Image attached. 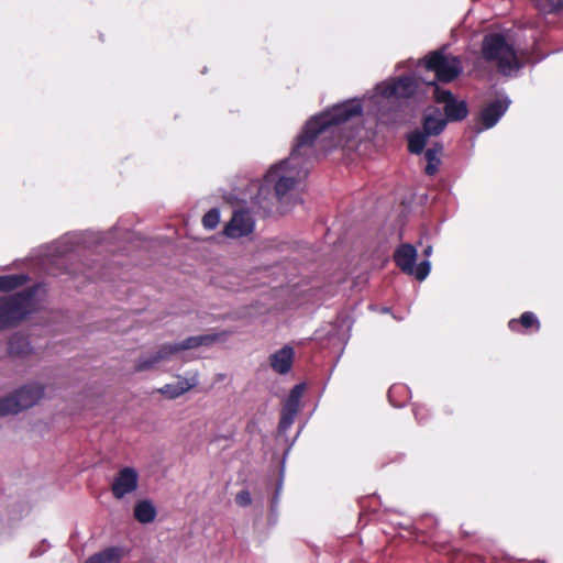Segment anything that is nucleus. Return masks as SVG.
I'll list each match as a JSON object with an SVG mask.
<instances>
[{
  "label": "nucleus",
  "instance_id": "12",
  "mask_svg": "<svg viewBox=\"0 0 563 563\" xmlns=\"http://www.w3.org/2000/svg\"><path fill=\"white\" fill-rule=\"evenodd\" d=\"M509 103L510 101L507 97H498L485 106L481 113V122L483 128H493L507 111Z\"/></svg>",
  "mask_w": 563,
  "mask_h": 563
},
{
  "label": "nucleus",
  "instance_id": "7",
  "mask_svg": "<svg viewBox=\"0 0 563 563\" xmlns=\"http://www.w3.org/2000/svg\"><path fill=\"white\" fill-rule=\"evenodd\" d=\"M424 67L434 71L438 80L443 82L452 81L461 73L460 60L444 54L442 51L433 52L424 58Z\"/></svg>",
  "mask_w": 563,
  "mask_h": 563
},
{
  "label": "nucleus",
  "instance_id": "26",
  "mask_svg": "<svg viewBox=\"0 0 563 563\" xmlns=\"http://www.w3.org/2000/svg\"><path fill=\"white\" fill-rule=\"evenodd\" d=\"M520 30L532 31V30H533V27H532V25H530V24H528V23H527V24H526V26H525V27H520Z\"/></svg>",
  "mask_w": 563,
  "mask_h": 563
},
{
  "label": "nucleus",
  "instance_id": "20",
  "mask_svg": "<svg viewBox=\"0 0 563 563\" xmlns=\"http://www.w3.org/2000/svg\"><path fill=\"white\" fill-rule=\"evenodd\" d=\"M220 222V211L218 209H211L202 218V224L206 229L212 230Z\"/></svg>",
  "mask_w": 563,
  "mask_h": 563
},
{
  "label": "nucleus",
  "instance_id": "1",
  "mask_svg": "<svg viewBox=\"0 0 563 563\" xmlns=\"http://www.w3.org/2000/svg\"><path fill=\"white\" fill-rule=\"evenodd\" d=\"M418 85V79L411 76L389 78L377 84L362 99L347 100L312 117L296 139L290 155L273 165L264 176L255 203L268 209L276 200L282 211L299 203L307 176L306 158L317 151L344 145L351 137L344 134V124L363 110L382 124L394 122L401 101L412 97Z\"/></svg>",
  "mask_w": 563,
  "mask_h": 563
},
{
  "label": "nucleus",
  "instance_id": "17",
  "mask_svg": "<svg viewBox=\"0 0 563 563\" xmlns=\"http://www.w3.org/2000/svg\"><path fill=\"white\" fill-rule=\"evenodd\" d=\"M442 155V147L435 146L432 148H428L424 153V158L427 159L426 173L430 176L434 175L440 166Z\"/></svg>",
  "mask_w": 563,
  "mask_h": 563
},
{
  "label": "nucleus",
  "instance_id": "9",
  "mask_svg": "<svg viewBox=\"0 0 563 563\" xmlns=\"http://www.w3.org/2000/svg\"><path fill=\"white\" fill-rule=\"evenodd\" d=\"M255 221L249 211L240 209L233 212L231 220L225 224L223 233L230 239L250 235L254 230Z\"/></svg>",
  "mask_w": 563,
  "mask_h": 563
},
{
  "label": "nucleus",
  "instance_id": "13",
  "mask_svg": "<svg viewBox=\"0 0 563 563\" xmlns=\"http://www.w3.org/2000/svg\"><path fill=\"white\" fill-rule=\"evenodd\" d=\"M198 384L196 375L190 377L178 376L174 382L158 388L157 391L167 399H175L194 388Z\"/></svg>",
  "mask_w": 563,
  "mask_h": 563
},
{
  "label": "nucleus",
  "instance_id": "3",
  "mask_svg": "<svg viewBox=\"0 0 563 563\" xmlns=\"http://www.w3.org/2000/svg\"><path fill=\"white\" fill-rule=\"evenodd\" d=\"M512 37H485L483 43L484 57L497 65L504 75L515 74L526 60L522 52L514 48Z\"/></svg>",
  "mask_w": 563,
  "mask_h": 563
},
{
  "label": "nucleus",
  "instance_id": "14",
  "mask_svg": "<svg viewBox=\"0 0 563 563\" xmlns=\"http://www.w3.org/2000/svg\"><path fill=\"white\" fill-rule=\"evenodd\" d=\"M294 355L295 352L291 346H283L271 355L269 363L272 368L279 374L287 373L291 368Z\"/></svg>",
  "mask_w": 563,
  "mask_h": 563
},
{
  "label": "nucleus",
  "instance_id": "8",
  "mask_svg": "<svg viewBox=\"0 0 563 563\" xmlns=\"http://www.w3.org/2000/svg\"><path fill=\"white\" fill-rule=\"evenodd\" d=\"M416 258L417 250L410 244L401 245L395 253L396 264L404 273L423 280L430 273L431 264L429 261H423L416 265Z\"/></svg>",
  "mask_w": 563,
  "mask_h": 563
},
{
  "label": "nucleus",
  "instance_id": "24",
  "mask_svg": "<svg viewBox=\"0 0 563 563\" xmlns=\"http://www.w3.org/2000/svg\"><path fill=\"white\" fill-rule=\"evenodd\" d=\"M517 325H518V321L517 320L512 319V320L509 321V328L511 330H517Z\"/></svg>",
  "mask_w": 563,
  "mask_h": 563
},
{
  "label": "nucleus",
  "instance_id": "4",
  "mask_svg": "<svg viewBox=\"0 0 563 563\" xmlns=\"http://www.w3.org/2000/svg\"><path fill=\"white\" fill-rule=\"evenodd\" d=\"M213 340L210 335H198L188 338L181 343L165 344L155 353L141 357L135 365V369L148 371L157 368L159 365L177 358L181 351L209 344Z\"/></svg>",
  "mask_w": 563,
  "mask_h": 563
},
{
  "label": "nucleus",
  "instance_id": "16",
  "mask_svg": "<svg viewBox=\"0 0 563 563\" xmlns=\"http://www.w3.org/2000/svg\"><path fill=\"white\" fill-rule=\"evenodd\" d=\"M133 515L140 523H151L155 520L157 511L151 500L143 499L135 504Z\"/></svg>",
  "mask_w": 563,
  "mask_h": 563
},
{
  "label": "nucleus",
  "instance_id": "5",
  "mask_svg": "<svg viewBox=\"0 0 563 563\" xmlns=\"http://www.w3.org/2000/svg\"><path fill=\"white\" fill-rule=\"evenodd\" d=\"M45 394V387L34 382L25 384L14 393L0 398V417L15 415L36 405Z\"/></svg>",
  "mask_w": 563,
  "mask_h": 563
},
{
  "label": "nucleus",
  "instance_id": "10",
  "mask_svg": "<svg viewBox=\"0 0 563 563\" xmlns=\"http://www.w3.org/2000/svg\"><path fill=\"white\" fill-rule=\"evenodd\" d=\"M137 484V472L132 467H124L114 476L111 490L117 499H122L126 495L135 492Z\"/></svg>",
  "mask_w": 563,
  "mask_h": 563
},
{
  "label": "nucleus",
  "instance_id": "18",
  "mask_svg": "<svg viewBox=\"0 0 563 563\" xmlns=\"http://www.w3.org/2000/svg\"><path fill=\"white\" fill-rule=\"evenodd\" d=\"M25 279L26 278L24 275L0 276V290H12L18 286L24 284Z\"/></svg>",
  "mask_w": 563,
  "mask_h": 563
},
{
  "label": "nucleus",
  "instance_id": "15",
  "mask_svg": "<svg viewBox=\"0 0 563 563\" xmlns=\"http://www.w3.org/2000/svg\"><path fill=\"white\" fill-rule=\"evenodd\" d=\"M126 554L122 547L107 548L87 559L85 563H120Z\"/></svg>",
  "mask_w": 563,
  "mask_h": 563
},
{
  "label": "nucleus",
  "instance_id": "2",
  "mask_svg": "<svg viewBox=\"0 0 563 563\" xmlns=\"http://www.w3.org/2000/svg\"><path fill=\"white\" fill-rule=\"evenodd\" d=\"M433 90L434 100L444 104L445 118L439 109L431 108L427 111L423 121V131L413 132L408 136V146L411 153L419 154L426 145V136L437 135L443 131L446 121H459L467 115L465 101L456 100L445 89H441L433 82L430 84Z\"/></svg>",
  "mask_w": 563,
  "mask_h": 563
},
{
  "label": "nucleus",
  "instance_id": "6",
  "mask_svg": "<svg viewBox=\"0 0 563 563\" xmlns=\"http://www.w3.org/2000/svg\"><path fill=\"white\" fill-rule=\"evenodd\" d=\"M35 308L34 291L0 298V330L12 327Z\"/></svg>",
  "mask_w": 563,
  "mask_h": 563
},
{
  "label": "nucleus",
  "instance_id": "25",
  "mask_svg": "<svg viewBox=\"0 0 563 563\" xmlns=\"http://www.w3.org/2000/svg\"><path fill=\"white\" fill-rule=\"evenodd\" d=\"M423 253H424V255H426L427 257H429V256L431 255V253H432V247H431V246H428V247L424 250V252H423Z\"/></svg>",
  "mask_w": 563,
  "mask_h": 563
},
{
  "label": "nucleus",
  "instance_id": "11",
  "mask_svg": "<svg viewBox=\"0 0 563 563\" xmlns=\"http://www.w3.org/2000/svg\"><path fill=\"white\" fill-rule=\"evenodd\" d=\"M306 386L303 384H298L291 389L290 395L284 405L279 423L280 429H283L284 431L291 426L294 418L299 410L300 399L303 395Z\"/></svg>",
  "mask_w": 563,
  "mask_h": 563
},
{
  "label": "nucleus",
  "instance_id": "21",
  "mask_svg": "<svg viewBox=\"0 0 563 563\" xmlns=\"http://www.w3.org/2000/svg\"><path fill=\"white\" fill-rule=\"evenodd\" d=\"M520 324L522 327H525L526 329H529L531 327H536V329L538 330L540 324H539V320L537 319V317L532 313V312H525L521 318H520Z\"/></svg>",
  "mask_w": 563,
  "mask_h": 563
},
{
  "label": "nucleus",
  "instance_id": "23",
  "mask_svg": "<svg viewBox=\"0 0 563 563\" xmlns=\"http://www.w3.org/2000/svg\"><path fill=\"white\" fill-rule=\"evenodd\" d=\"M486 35H494V36H497V35H509L508 34V31H490L489 33H487Z\"/></svg>",
  "mask_w": 563,
  "mask_h": 563
},
{
  "label": "nucleus",
  "instance_id": "19",
  "mask_svg": "<svg viewBox=\"0 0 563 563\" xmlns=\"http://www.w3.org/2000/svg\"><path fill=\"white\" fill-rule=\"evenodd\" d=\"M536 7L545 13L563 11V0H533Z\"/></svg>",
  "mask_w": 563,
  "mask_h": 563
},
{
  "label": "nucleus",
  "instance_id": "22",
  "mask_svg": "<svg viewBox=\"0 0 563 563\" xmlns=\"http://www.w3.org/2000/svg\"><path fill=\"white\" fill-rule=\"evenodd\" d=\"M251 494L247 490H241L235 496V503L241 507H246L251 504Z\"/></svg>",
  "mask_w": 563,
  "mask_h": 563
}]
</instances>
